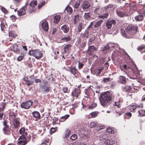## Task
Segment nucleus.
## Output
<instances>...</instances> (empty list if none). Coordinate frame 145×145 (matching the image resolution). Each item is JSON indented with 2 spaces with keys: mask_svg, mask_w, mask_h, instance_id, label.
<instances>
[{
  "mask_svg": "<svg viewBox=\"0 0 145 145\" xmlns=\"http://www.w3.org/2000/svg\"><path fill=\"white\" fill-rule=\"evenodd\" d=\"M97 105V104L95 103H93L91 105L89 106L88 109H92L95 108Z\"/></svg>",
  "mask_w": 145,
  "mask_h": 145,
  "instance_id": "nucleus-48",
  "label": "nucleus"
},
{
  "mask_svg": "<svg viewBox=\"0 0 145 145\" xmlns=\"http://www.w3.org/2000/svg\"><path fill=\"white\" fill-rule=\"evenodd\" d=\"M6 105V103L5 102L0 103V112H3Z\"/></svg>",
  "mask_w": 145,
  "mask_h": 145,
  "instance_id": "nucleus-35",
  "label": "nucleus"
},
{
  "mask_svg": "<svg viewBox=\"0 0 145 145\" xmlns=\"http://www.w3.org/2000/svg\"><path fill=\"white\" fill-rule=\"evenodd\" d=\"M143 107V103H141L140 105H138L137 104H134L131 106L129 107V110L131 112H135V110L137 109L140 108H142Z\"/></svg>",
  "mask_w": 145,
  "mask_h": 145,
  "instance_id": "nucleus-10",
  "label": "nucleus"
},
{
  "mask_svg": "<svg viewBox=\"0 0 145 145\" xmlns=\"http://www.w3.org/2000/svg\"><path fill=\"white\" fill-rule=\"evenodd\" d=\"M69 115L67 114L61 117L60 118L59 121L61 122L64 121L69 117Z\"/></svg>",
  "mask_w": 145,
  "mask_h": 145,
  "instance_id": "nucleus-41",
  "label": "nucleus"
},
{
  "mask_svg": "<svg viewBox=\"0 0 145 145\" xmlns=\"http://www.w3.org/2000/svg\"><path fill=\"white\" fill-rule=\"evenodd\" d=\"M71 39V38L70 36H68L62 38L61 39V40L62 42H68Z\"/></svg>",
  "mask_w": 145,
  "mask_h": 145,
  "instance_id": "nucleus-33",
  "label": "nucleus"
},
{
  "mask_svg": "<svg viewBox=\"0 0 145 145\" xmlns=\"http://www.w3.org/2000/svg\"><path fill=\"white\" fill-rule=\"evenodd\" d=\"M1 10L2 11L5 13L7 14L8 12V10L3 7H1Z\"/></svg>",
  "mask_w": 145,
  "mask_h": 145,
  "instance_id": "nucleus-60",
  "label": "nucleus"
},
{
  "mask_svg": "<svg viewBox=\"0 0 145 145\" xmlns=\"http://www.w3.org/2000/svg\"><path fill=\"white\" fill-rule=\"evenodd\" d=\"M80 4V2L79 1H77L76 2L74 6V7L75 8H78Z\"/></svg>",
  "mask_w": 145,
  "mask_h": 145,
  "instance_id": "nucleus-64",
  "label": "nucleus"
},
{
  "mask_svg": "<svg viewBox=\"0 0 145 145\" xmlns=\"http://www.w3.org/2000/svg\"><path fill=\"white\" fill-rule=\"evenodd\" d=\"M103 69V68L102 67L100 69H98L95 70V74L97 75L100 74Z\"/></svg>",
  "mask_w": 145,
  "mask_h": 145,
  "instance_id": "nucleus-45",
  "label": "nucleus"
},
{
  "mask_svg": "<svg viewBox=\"0 0 145 145\" xmlns=\"http://www.w3.org/2000/svg\"><path fill=\"white\" fill-rule=\"evenodd\" d=\"M137 50L142 53L144 52H145V45H142L139 46L137 48Z\"/></svg>",
  "mask_w": 145,
  "mask_h": 145,
  "instance_id": "nucleus-36",
  "label": "nucleus"
},
{
  "mask_svg": "<svg viewBox=\"0 0 145 145\" xmlns=\"http://www.w3.org/2000/svg\"><path fill=\"white\" fill-rule=\"evenodd\" d=\"M115 141L111 139H106L104 142L105 144L107 145H112L115 143Z\"/></svg>",
  "mask_w": 145,
  "mask_h": 145,
  "instance_id": "nucleus-28",
  "label": "nucleus"
},
{
  "mask_svg": "<svg viewBox=\"0 0 145 145\" xmlns=\"http://www.w3.org/2000/svg\"><path fill=\"white\" fill-rule=\"evenodd\" d=\"M10 49L12 50L16 53H19L20 52L18 46L17 44L12 45L10 47Z\"/></svg>",
  "mask_w": 145,
  "mask_h": 145,
  "instance_id": "nucleus-18",
  "label": "nucleus"
},
{
  "mask_svg": "<svg viewBox=\"0 0 145 145\" xmlns=\"http://www.w3.org/2000/svg\"><path fill=\"white\" fill-rule=\"evenodd\" d=\"M125 30L123 29H121V33L122 35L124 37L126 38H128L127 35L126 33H125Z\"/></svg>",
  "mask_w": 145,
  "mask_h": 145,
  "instance_id": "nucleus-50",
  "label": "nucleus"
},
{
  "mask_svg": "<svg viewBox=\"0 0 145 145\" xmlns=\"http://www.w3.org/2000/svg\"><path fill=\"white\" fill-rule=\"evenodd\" d=\"M43 89L44 92L47 93L51 89L50 86L45 84L43 87Z\"/></svg>",
  "mask_w": 145,
  "mask_h": 145,
  "instance_id": "nucleus-34",
  "label": "nucleus"
},
{
  "mask_svg": "<svg viewBox=\"0 0 145 145\" xmlns=\"http://www.w3.org/2000/svg\"><path fill=\"white\" fill-rule=\"evenodd\" d=\"M28 3H25V5L20 8L17 11V14L19 16H22L25 14L28 6Z\"/></svg>",
  "mask_w": 145,
  "mask_h": 145,
  "instance_id": "nucleus-6",
  "label": "nucleus"
},
{
  "mask_svg": "<svg viewBox=\"0 0 145 145\" xmlns=\"http://www.w3.org/2000/svg\"><path fill=\"white\" fill-rule=\"evenodd\" d=\"M27 131V129H26L24 127L21 128L20 129L19 131L20 133L22 135L21 136H23L24 137L27 136L28 135Z\"/></svg>",
  "mask_w": 145,
  "mask_h": 145,
  "instance_id": "nucleus-19",
  "label": "nucleus"
},
{
  "mask_svg": "<svg viewBox=\"0 0 145 145\" xmlns=\"http://www.w3.org/2000/svg\"><path fill=\"white\" fill-rule=\"evenodd\" d=\"M69 71L71 74H73L76 78L80 76L81 75L80 73L75 67H69Z\"/></svg>",
  "mask_w": 145,
  "mask_h": 145,
  "instance_id": "nucleus-7",
  "label": "nucleus"
},
{
  "mask_svg": "<svg viewBox=\"0 0 145 145\" xmlns=\"http://www.w3.org/2000/svg\"><path fill=\"white\" fill-rule=\"evenodd\" d=\"M9 36L13 37L14 39L17 36L16 35L14 34L13 31H11L9 32Z\"/></svg>",
  "mask_w": 145,
  "mask_h": 145,
  "instance_id": "nucleus-53",
  "label": "nucleus"
},
{
  "mask_svg": "<svg viewBox=\"0 0 145 145\" xmlns=\"http://www.w3.org/2000/svg\"><path fill=\"white\" fill-rule=\"evenodd\" d=\"M32 115L33 118L36 119L37 121L40 119V115L39 112L37 111H34L32 113Z\"/></svg>",
  "mask_w": 145,
  "mask_h": 145,
  "instance_id": "nucleus-16",
  "label": "nucleus"
},
{
  "mask_svg": "<svg viewBox=\"0 0 145 145\" xmlns=\"http://www.w3.org/2000/svg\"><path fill=\"white\" fill-rule=\"evenodd\" d=\"M103 22L102 20H100L99 21L97 22L94 25V27L95 28L98 27H100L102 23Z\"/></svg>",
  "mask_w": 145,
  "mask_h": 145,
  "instance_id": "nucleus-47",
  "label": "nucleus"
},
{
  "mask_svg": "<svg viewBox=\"0 0 145 145\" xmlns=\"http://www.w3.org/2000/svg\"><path fill=\"white\" fill-rule=\"evenodd\" d=\"M138 29V26L135 24H129L125 28V30L128 34L133 35L136 33Z\"/></svg>",
  "mask_w": 145,
  "mask_h": 145,
  "instance_id": "nucleus-2",
  "label": "nucleus"
},
{
  "mask_svg": "<svg viewBox=\"0 0 145 145\" xmlns=\"http://www.w3.org/2000/svg\"><path fill=\"white\" fill-rule=\"evenodd\" d=\"M113 96L112 93L108 91L102 93L99 98L101 105L104 108L108 106L111 103Z\"/></svg>",
  "mask_w": 145,
  "mask_h": 145,
  "instance_id": "nucleus-1",
  "label": "nucleus"
},
{
  "mask_svg": "<svg viewBox=\"0 0 145 145\" xmlns=\"http://www.w3.org/2000/svg\"><path fill=\"white\" fill-rule=\"evenodd\" d=\"M33 104V102L29 100L26 102H22L20 104V106L22 108L28 109Z\"/></svg>",
  "mask_w": 145,
  "mask_h": 145,
  "instance_id": "nucleus-8",
  "label": "nucleus"
},
{
  "mask_svg": "<svg viewBox=\"0 0 145 145\" xmlns=\"http://www.w3.org/2000/svg\"><path fill=\"white\" fill-rule=\"evenodd\" d=\"M123 91L127 93V96H131L132 94H131V87L130 86H126L123 87Z\"/></svg>",
  "mask_w": 145,
  "mask_h": 145,
  "instance_id": "nucleus-14",
  "label": "nucleus"
},
{
  "mask_svg": "<svg viewBox=\"0 0 145 145\" xmlns=\"http://www.w3.org/2000/svg\"><path fill=\"white\" fill-rule=\"evenodd\" d=\"M98 114V112H91L90 114L91 116L93 118L97 116V115Z\"/></svg>",
  "mask_w": 145,
  "mask_h": 145,
  "instance_id": "nucleus-57",
  "label": "nucleus"
},
{
  "mask_svg": "<svg viewBox=\"0 0 145 145\" xmlns=\"http://www.w3.org/2000/svg\"><path fill=\"white\" fill-rule=\"evenodd\" d=\"M139 115L140 116H145V110L141 109L138 111Z\"/></svg>",
  "mask_w": 145,
  "mask_h": 145,
  "instance_id": "nucleus-42",
  "label": "nucleus"
},
{
  "mask_svg": "<svg viewBox=\"0 0 145 145\" xmlns=\"http://www.w3.org/2000/svg\"><path fill=\"white\" fill-rule=\"evenodd\" d=\"M61 18V16L60 15H56L54 17V23L57 24L60 21Z\"/></svg>",
  "mask_w": 145,
  "mask_h": 145,
  "instance_id": "nucleus-29",
  "label": "nucleus"
},
{
  "mask_svg": "<svg viewBox=\"0 0 145 145\" xmlns=\"http://www.w3.org/2000/svg\"><path fill=\"white\" fill-rule=\"evenodd\" d=\"M90 6L89 2L88 1H84L82 4V7L83 9H87L89 8Z\"/></svg>",
  "mask_w": 145,
  "mask_h": 145,
  "instance_id": "nucleus-26",
  "label": "nucleus"
},
{
  "mask_svg": "<svg viewBox=\"0 0 145 145\" xmlns=\"http://www.w3.org/2000/svg\"><path fill=\"white\" fill-rule=\"evenodd\" d=\"M95 9L93 12L96 15H98L101 12L102 9L99 6H96L94 7Z\"/></svg>",
  "mask_w": 145,
  "mask_h": 145,
  "instance_id": "nucleus-22",
  "label": "nucleus"
},
{
  "mask_svg": "<svg viewBox=\"0 0 145 145\" xmlns=\"http://www.w3.org/2000/svg\"><path fill=\"white\" fill-rule=\"evenodd\" d=\"M8 121L6 120L4 121L3 122V125L4 126L3 128V131L5 135H9L11 133L12 129L8 124Z\"/></svg>",
  "mask_w": 145,
  "mask_h": 145,
  "instance_id": "nucleus-4",
  "label": "nucleus"
},
{
  "mask_svg": "<svg viewBox=\"0 0 145 145\" xmlns=\"http://www.w3.org/2000/svg\"><path fill=\"white\" fill-rule=\"evenodd\" d=\"M135 20L137 21H141L143 20V16L142 15H139L135 17Z\"/></svg>",
  "mask_w": 145,
  "mask_h": 145,
  "instance_id": "nucleus-37",
  "label": "nucleus"
},
{
  "mask_svg": "<svg viewBox=\"0 0 145 145\" xmlns=\"http://www.w3.org/2000/svg\"><path fill=\"white\" fill-rule=\"evenodd\" d=\"M26 137L23 136H21L18 140V144L19 145H25L27 144Z\"/></svg>",
  "mask_w": 145,
  "mask_h": 145,
  "instance_id": "nucleus-11",
  "label": "nucleus"
},
{
  "mask_svg": "<svg viewBox=\"0 0 145 145\" xmlns=\"http://www.w3.org/2000/svg\"><path fill=\"white\" fill-rule=\"evenodd\" d=\"M89 34L88 29H87L83 33H81L80 37L82 39L84 40H86L89 37Z\"/></svg>",
  "mask_w": 145,
  "mask_h": 145,
  "instance_id": "nucleus-15",
  "label": "nucleus"
},
{
  "mask_svg": "<svg viewBox=\"0 0 145 145\" xmlns=\"http://www.w3.org/2000/svg\"><path fill=\"white\" fill-rule=\"evenodd\" d=\"M50 134H51L56 131V129L54 127H52L50 128Z\"/></svg>",
  "mask_w": 145,
  "mask_h": 145,
  "instance_id": "nucleus-63",
  "label": "nucleus"
},
{
  "mask_svg": "<svg viewBox=\"0 0 145 145\" xmlns=\"http://www.w3.org/2000/svg\"><path fill=\"white\" fill-rule=\"evenodd\" d=\"M116 23V21L114 20H112L110 21H108L106 23V29H110L112 27V24H115Z\"/></svg>",
  "mask_w": 145,
  "mask_h": 145,
  "instance_id": "nucleus-17",
  "label": "nucleus"
},
{
  "mask_svg": "<svg viewBox=\"0 0 145 145\" xmlns=\"http://www.w3.org/2000/svg\"><path fill=\"white\" fill-rule=\"evenodd\" d=\"M65 10H66L68 14H71L72 12V8L69 5L67 6L65 9Z\"/></svg>",
  "mask_w": 145,
  "mask_h": 145,
  "instance_id": "nucleus-38",
  "label": "nucleus"
},
{
  "mask_svg": "<svg viewBox=\"0 0 145 145\" xmlns=\"http://www.w3.org/2000/svg\"><path fill=\"white\" fill-rule=\"evenodd\" d=\"M116 11L118 16L120 18H123L128 16L127 13L125 11L123 10L122 8L117 9Z\"/></svg>",
  "mask_w": 145,
  "mask_h": 145,
  "instance_id": "nucleus-9",
  "label": "nucleus"
},
{
  "mask_svg": "<svg viewBox=\"0 0 145 145\" xmlns=\"http://www.w3.org/2000/svg\"><path fill=\"white\" fill-rule=\"evenodd\" d=\"M78 68L79 69H80L83 68L84 64L83 63H81L80 61H78Z\"/></svg>",
  "mask_w": 145,
  "mask_h": 145,
  "instance_id": "nucleus-54",
  "label": "nucleus"
},
{
  "mask_svg": "<svg viewBox=\"0 0 145 145\" xmlns=\"http://www.w3.org/2000/svg\"><path fill=\"white\" fill-rule=\"evenodd\" d=\"M121 103V101L119 100L118 102H115L113 105L117 106L118 108H120L121 106L120 103Z\"/></svg>",
  "mask_w": 145,
  "mask_h": 145,
  "instance_id": "nucleus-49",
  "label": "nucleus"
},
{
  "mask_svg": "<svg viewBox=\"0 0 145 145\" xmlns=\"http://www.w3.org/2000/svg\"><path fill=\"white\" fill-rule=\"evenodd\" d=\"M84 19L85 20H87L90 19L91 17L90 14L89 12L88 13H85L84 15Z\"/></svg>",
  "mask_w": 145,
  "mask_h": 145,
  "instance_id": "nucleus-46",
  "label": "nucleus"
},
{
  "mask_svg": "<svg viewBox=\"0 0 145 145\" xmlns=\"http://www.w3.org/2000/svg\"><path fill=\"white\" fill-rule=\"evenodd\" d=\"M97 125L96 122L94 121L91 122L90 123V127L91 128H93L96 127Z\"/></svg>",
  "mask_w": 145,
  "mask_h": 145,
  "instance_id": "nucleus-52",
  "label": "nucleus"
},
{
  "mask_svg": "<svg viewBox=\"0 0 145 145\" xmlns=\"http://www.w3.org/2000/svg\"><path fill=\"white\" fill-rule=\"evenodd\" d=\"M108 16V13H106L102 15L99 16L98 17L99 18H101L103 20H105L107 18Z\"/></svg>",
  "mask_w": 145,
  "mask_h": 145,
  "instance_id": "nucleus-39",
  "label": "nucleus"
},
{
  "mask_svg": "<svg viewBox=\"0 0 145 145\" xmlns=\"http://www.w3.org/2000/svg\"><path fill=\"white\" fill-rule=\"evenodd\" d=\"M10 18L12 21L15 22L17 18L15 15H12L10 16Z\"/></svg>",
  "mask_w": 145,
  "mask_h": 145,
  "instance_id": "nucleus-61",
  "label": "nucleus"
},
{
  "mask_svg": "<svg viewBox=\"0 0 145 145\" xmlns=\"http://www.w3.org/2000/svg\"><path fill=\"white\" fill-rule=\"evenodd\" d=\"M77 138V136L75 134L72 135L71 137V139L72 140H75Z\"/></svg>",
  "mask_w": 145,
  "mask_h": 145,
  "instance_id": "nucleus-59",
  "label": "nucleus"
},
{
  "mask_svg": "<svg viewBox=\"0 0 145 145\" xmlns=\"http://www.w3.org/2000/svg\"><path fill=\"white\" fill-rule=\"evenodd\" d=\"M61 30L65 33H67L69 30V26L66 25H64L61 27Z\"/></svg>",
  "mask_w": 145,
  "mask_h": 145,
  "instance_id": "nucleus-32",
  "label": "nucleus"
},
{
  "mask_svg": "<svg viewBox=\"0 0 145 145\" xmlns=\"http://www.w3.org/2000/svg\"><path fill=\"white\" fill-rule=\"evenodd\" d=\"M53 121L52 122V124L53 125L58 124V121L59 120L58 118L54 117L53 119Z\"/></svg>",
  "mask_w": 145,
  "mask_h": 145,
  "instance_id": "nucleus-51",
  "label": "nucleus"
},
{
  "mask_svg": "<svg viewBox=\"0 0 145 145\" xmlns=\"http://www.w3.org/2000/svg\"><path fill=\"white\" fill-rule=\"evenodd\" d=\"M24 81L25 82L26 84L28 86H30L32 85L33 83V81H31L29 80L28 77V76H25L23 78Z\"/></svg>",
  "mask_w": 145,
  "mask_h": 145,
  "instance_id": "nucleus-25",
  "label": "nucleus"
},
{
  "mask_svg": "<svg viewBox=\"0 0 145 145\" xmlns=\"http://www.w3.org/2000/svg\"><path fill=\"white\" fill-rule=\"evenodd\" d=\"M118 79V81L119 83L123 84L126 83L127 81L126 79L124 76H120Z\"/></svg>",
  "mask_w": 145,
  "mask_h": 145,
  "instance_id": "nucleus-20",
  "label": "nucleus"
},
{
  "mask_svg": "<svg viewBox=\"0 0 145 145\" xmlns=\"http://www.w3.org/2000/svg\"><path fill=\"white\" fill-rule=\"evenodd\" d=\"M50 143L49 139L46 138L42 140V143L40 145H50Z\"/></svg>",
  "mask_w": 145,
  "mask_h": 145,
  "instance_id": "nucleus-30",
  "label": "nucleus"
},
{
  "mask_svg": "<svg viewBox=\"0 0 145 145\" xmlns=\"http://www.w3.org/2000/svg\"><path fill=\"white\" fill-rule=\"evenodd\" d=\"M71 133V132L70 130L68 128L66 129L65 132V137L66 138L68 137L70 135Z\"/></svg>",
  "mask_w": 145,
  "mask_h": 145,
  "instance_id": "nucleus-40",
  "label": "nucleus"
},
{
  "mask_svg": "<svg viewBox=\"0 0 145 145\" xmlns=\"http://www.w3.org/2000/svg\"><path fill=\"white\" fill-rule=\"evenodd\" d=\"M96 50V48L93 45L90 46L88 49V53L90 56H92L93 51Z\"/></svg>",
  "mask_w": 145,
  "mask_h": 145,
  "instance_id": "nucleus-23",
  "label": "nucleus"
},
{
  "mask_svg": "<svg viewBox=\"0 0 145 145\" xmlns=\"http://www.w3.org/2000/svg\"><path fill=\"white\" fill-rule=\"evenodd\" d=\"M79 16L78 15H77L75 16L74 18L73 22L74 24H75L78 23L79 21Z\"/></svg>",
  "mask_w": 145,
  "mask_h": 145,
  "instance_id": "nucleus-43",
  "label": "nucleus"
},
{
  "mask_svg": "<svg viewBox=\"0 0 145 145\" xmlns=\"http://www.w3.org/2000/svg\"><path fill=\"white\" fill-rule=\"evenodd\" d=\"M110 78L109 77L107 78H105L103 79V81L104 83H107L110 81Z\"/></svg>",
  "mask_w": 145,
  "mask_h": 145,
  "instance_id": "nucleus-56",
  "label": "nucleus"
},
{
  "mask_svg": "<svg viewBox=\"0 0 145 145\" xmlns=\"http://www.w3.org/2000/svg\"><path fill=\"white\" fill-rule=\"evenodd\" d=\"M20 120V118L18 117H17L16 119L12 120V123L15 129H18L19 128Z\"/></svg>",
  "mask_w": 145,
  "mask_h": 145,
  "instance_id": "nucleus-12",
  "label": "nucleus"
},
{
  "mask_svg": "<svg viewBox=\"0 0 145 145\" xmlns=\"http://www.w3.org/2000/svg\"><path fill=\"white\" fill-rule=\"evenodd\" d=\"M113 44L111 43H108L107 46H106V48L108 47V49H110L111 48H114V46H113Z\"/></svg>",
  "mask_w": 145,
  "mask_h": 145,
  "instance_id": "nucleus-55",
  "label": "nucleus"
},
{
  "mask_svg": "<svg viewBox=\"0 0 145 145\" xmlns=\"http://www.w3.org/2000/svg\"><path fill=\"white\" fill-rule=\"evenodd\" d=\"M30 55H32L36 59H39L42 56V53L39 50H32L29 52Z\"/></svg>",
  "mask_w": 145,
  "mask_h": 145,
  "instance_id": "nucleus-5",
  "label": "nucleus"
},
{
  "mask_svg": "<svg viewBox=\"0 0 145 145\" xmlns=\"http://www.w3.org/2000/svg\"><path fill=\"white\" fill-rule=\"evenodd\" d=\"M106 131L108 133H116V129L114 127H109L107 128Z\"/></svg>",
  "mask_w": 145,
  "mask_h": 145,
  "instance_id": "nucleus-27",
  "label": "nucleus"
},
{
  "mask_svg": "<svg viewBox=\"0 0 145 145\" xmlns=\"http://www.w3.org/2000/svg\"><path fill=\"white\" fill-rule=\"evenodd\" d=\"M37 5V1L36 0L32 1L30 3V6L32 7H34Z\"/></svg>",
  "mask_w": 145,
  "mask_h": 145,
  "instance_id": "nucleus-44",
  "label": "nucleus"
},
{
  "mask_svg": "<svg viewBox=\"0 0 145 145\" xmlns=\"http://www.w3.org/2000/svg\"><path fill=\"white\" fill-rule=\"evenodd\" d=\"M84 27L83 24L82 23V22L80 23L77 27V32L79 33L81 32L82 29L84 28Z\"/></svg>",
  "mask_w": 145,
  "mask_h": 145,
  "instance_id": "nucleus-31",
  "label": "nucleus"
},
{
  "mask_svg": "<svg viewBox=\"0 0 145 145\" xmlns=\"http://www.w3.org/2000/svg\"><path fill=\"white\" fill-rule=\"evenodd\" d=\"M45 2L44 1H42L38 5V8H40L44 5L45 4Z\"/></svg>",
  "mask_w": 145,
  "mask_h": 145,
  "instance_id": "nucleus-58",
  "label": "nucleus"
},
{
  "mask_svg": "<svg viewBox=\"0 0 145 145\" xmlns=\"http://www.w3.org/2000/svg\"><path fill=\"white\" fill-rule=\"evenodd\" d=\"M71 46L70 44H67L64 47V52H62V53H63L64 54L69 53L71 50Z\"/></svg>",
  "mask_w": 145,
  "mask_h": 145,
  "instance_id": "nucleus-24",
  "label": "nucleus"
},
{
  "mask_svg": "<svg viewBox=\"0 0 145 145\" xmlns=\"http://www.w3.org/2000/svg\"><path fill=\"white\" fill-rule=\"evenodd\" d=\"M81 93V90L79 88H75L72 92V95L76 98L78 97V96Z\"/></svg>",
  "mask_w": 145,
  "mask_h": 145,
  "instance_id": "nucleus-13",
  "label": "nucleus"
},
{
  "mask_svg": "<svg viewBox=\"0 0 145 145\" xmlns=\"http://www.w3.org/2000/svg\"><path fill=\"white\" fill-rule=\"evenodd\" d=\"M78 133L80 137L85 140L88 139L89 137L87 135L88 129L87 128H83L80 129L78 131Z\"/></svg>",
  "mask_w": 145,
  "mask_h": 145,
  "instance_id": "nucleus-3",
  "label": "nucleus"
},
{
  "mask_svg": "<svg viewBox=\"0 0 145 145\" xmlns=\"http://www.w3.org/2000/svg\"><path fill=\"white\" fill-rule=\"evenodd\" d=\"M41 26L42 29L46 31H47L48 29V22L44 20L41 23Z\"/></svg>",
  "mask_w": 145,
  "mask_h": 145,
  "instance_id": "nucleus-21",
  "label": "nucleus"
},
{
  "mask_svg": "<svg viewBox=\"0 0 145 145\" xmlns=\"http://www.w3.org/2000/svg\"><path fill=\"white\" fill-rule=\"evenodd\" d=\"M26 137V138L27 142V143L31 140V137L29 135H27V136H25V137Z\"/></svg>",
  "mask_w": 145,
  "mask_h": 145,
  "instance_id": "nucleus-62",
  "label": "nucleus"
}]
</instances>
